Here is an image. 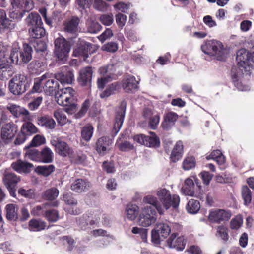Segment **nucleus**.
Returning a JSON list of instances; mask_svg holds the SVG:
<instances>
[{
  "instance_id": "f257e3e1",
  "label": "nucleus",
  "mask_w": 254,
  "mask_h": 254,
  "mask_svg": "<svg viewBox=\"0 0 254 254\" xmlns=\"http://www.w3.org/2000/svg\"><path fill=\"white\" fill-rule=\"evenodd\" d=\"M145 203L150 204L152 206H146L142 209L138 218L139 225L143 227H147L154 223L157 219L156 210L160 214L164 213V209L156 197L152 195H147L144 197Z\"/></svg>"
},
{
  "instance_id": "f03ea898",
  "label": "nucleus",
  "mask_w": 254,
  "mask_h": 254,
  "mask_svg": "<svg viewBox=\"0 0 254 254\" xmlns=\"http://www.w3.org/2000/svg\"><path fill=\"white\" fill-rule=\"evenodd\" d=\"M33 50L30 44L24 43L22 48L13 47L9 59L12 64H21L28 63L32 59Z\"/></svg>"
},
{
  "instance_id": "7ed1b4c3",
  "label": "nucleus",
  "mask_w": 254,
  "mask_h": 254,
  "mask_svg": "<svg viewBox=\"0 0 254 254\" xmlns=\"http://www.w3.org/2000/svg\"><path fill=\"white\" fill-rule=\"evenodd\" d=\"M203 53L211 56H215L219 61L225 58V49L222 43L216 40L205 41L201 46Z\"/></svg>"
},
{
  "instance_id": "20e7f679",
  "label": "nucleus",
  "mask_w": 254,
  "mask_h": 254,
  "mask_svg": "<svg viewBox=\"0 0 254 254\" xmlns=\"http://www.w3.org/2000/svg\"><path fill=\"white\" fill-rule=\"evenodd\" d=\"M54 53L58 61L61 64H64L67 60V57L71 49V45L69 41L64 37H60L56 38L54 41Z\"/></svg>"
},
{
  "instance_id": "39448f33",
  "label": "nucleus",
  "mask_w": 254,
  "mask_h": 254,
  "mask_svg": "<svg viewBox=\"0 0 254 254\" xmlns=\"http://www.w3.org/2000/svg\"><path fill=\"white\" fill-rule=\"evenodd\" d=\"M30 87L26 76L22 74L15 75L9 82L10 91L14 95H20L24 93Z\"/></svg>"
},
{
  "instance_id": "423d86ee",
  "label": "nucleus",
  "mask_w": 254,
  "mask_h": 254,
  "mask_svg": "<svg viewBox=\"0 0 254 254\" xmlns=\"http://www.w3.org/2000/svg\"><path fill=\"white\" fill-rule=\"evenodd\" d=\"M76 91L72 87H67L60 89L56 94V101L62 106L73 104L76 102Z\"/></svg>"
},
{
  "instance_id": "0eeeda50",
  "label": "nucleus",
  "mask_w": 254,
  "mask_h": 254,
  "mask_svg": "<svg viewBox=\"0 0 254 254\" xmlns=\"http://www.w3.org/2000/svg\"><path fill=\"white\" fill-rule=\"evenodd\" d=\"M160 201L162 202L163 207L166 210L172 207L175 209L178 208L180 199L178 195H171L170 191L166 189H162L157 192Z\"/></svg>"
},
{
  "instance_id": "6e6552de",
  "label": "nucleus",
  "mask_w": 254,
  "mask_h": 254,
  "mask_svg": "<svg viewBox=\"0 0 254 254\" xmlns=\"http://www.w3.org/2000/svg\"><path fill=\"white\" fill-rule=\"evenodd\" d=\"M171 233V227L166 223H158L151 231V241L159 244L161 239L166 238Z\"/></svg>"
},
{
  "instance_id": "1a4fd4ad",
  "label": "nucleus",
  "mask_w": 254,
  "mask_h": 254,
  "mask_svg": "<svg viewBox=\"0 0 254 254\" xmlns=\"http://www.w3.org/2000/svg\"><path fill=\"white\" fill-rule=\"evenodd\" d=\"M150 134L151 135L136 134L133 136V139L139 144L148 147L154 148L159 147L160 145L159 138L153 132H151Z\"/></svg>"
},
{
  "instance_id": "9d476101",
  "label": "nucleus",
  "mask_w": 254,
  "mask_h": 254,
  "mask_svg": "<svg viewBox=\"0 0 254 254\" xmlns=\"http://www.w3.org/2000/svg\"><path fill=\"white\" fill-rule=\"evenodd\" d=\"M51 145L55 147V152L62 157H71L74 153L73 149L65 141L60 138H55L51 140Z\"/></svg>"
},
{
  "instance_id": "9b49d317",
  "label": "nucleus",
  "mask_w": 254,
  "mask_h": 254,
  "mask_svg": "<svg viewBox=\"0 0 254 254\" xmlns=\"http://www.w3.org/2000/svg\"><path fill=\"white\" fill-rule=\"evenodd\" d=\"M88 111H89L88 113L90 116H96L98 113L97 103L94 101L92 99H86L82 103L80 110L75 114V118L76 119L82 118L86 114Z\"/></svg>"
},
{
  "instance_id": "f8f14e48",
  "label": "nucleus",
  "mask_w": 254,
  "mask_h": 254,
  "mask_svg": "<svg viewBox=\"0 0 254 254\" xmlns=\"http://www.w3.org/2000/svg\"><path fill=\"white\" fill-rule=\"evenodd\" d=\"M54 75L56 79L61 84H71L74 80L73 70L67 66L61 67L60 71Z\"/></svg>"
},
{
  "instance_id": "ddd939ff",
  "label": "nucleus",
  "mask_w": 254,
  "mask_h": 254,
  "mask_svg": "<svg viewBox=\"0 0 254 254\" xmlns=\"http://www.w3.org/2000/svg\"><path fill=\"white\" fill-rule=\"evenodd\" d=\"M126 105L125 101H122L120 111L118 112L116 115L114 127L111 131V136L113 137L116 135L121 128L124 120Z\"/></svg>"
},
{
  "instance_id": "4468645a",
  "label": "nucleus",
  "mask_w": 254,
  "mask_h": 254,
  "mask_svg": "<svg viewBox=\"0 0 254 254\" xmlns=\"http://www.w3.org/2000/svg\"><path fill=\"white\" fill-rule=\"evenodd\" d=\"M44 81H43V89L47 95H51L59 89L58 81L56 79L55 76L52 77L49 73H46Z\"/></svg>"
},
{
  "instance_id": "2eb2a0df",
  "label": "nucleus",
  "mask_w": 254,
  "mask_h": 254,
  "mask_svg": "<svg viewBox=\"0 0 254 254\" xmlns=\"http://www.w3.org/2000/svg\"><path fill=\"white\" fill-rule=\"evenodd\" d=\"M113 139L108 136H102L96 142L95 149L100 156H104L111 149Z\"/></svg>"
},
{
  "instance_id": "dca6fc26",
  "label": "nucleus",
  "mask_w": 254,
  "mask_h": 254,
  "mask_svg": "<svg viewBox=\"0 0 254 254\" xmlns=\"http://www.w3.org/2000/svg\"><path fill=\"white\" fill-rule=\"evenodd\" d=\"M231 216L230 211L224 209H214L209 212V220L212 222L220 223L221 221H228Z\"/></svg>"
},
{
  "instance_id": "f3484780",
  "label": "nucleus",
  "mask_w": 254,
  "mask_h": 254,
  "mask_svg": "<svg viewBox=\"0 0 254 254\" xmlns=\"http://www.w3.org/2000/svg\"><path fill=\"white\" fill-rule=\"evenodd\" d=\"M251 52L245 49H240L237 52L236 60L241 72H243V69L246 70L247 67L249 66V62L251 61Z\"/></svg>"
},
{
  "instance_id": "a211bd4d",
  "label": "nucleus",
  "mask_w": 254,
  "mask_h": 254,
  "mask_svg": "<svg viewBox=\"0 0 254 254\" xmlns=\"http://www.w3.org/2000/svg\"><path fill=\"white\" fill-rule=\"evenodd\" d=\"M186 241L183 236H178L177 233H172L167 240V245L170 248H175L179 251L185 249Z\"/></svg>"
},
{
  "instance_id": "6ab92c4d",
  "label": "nucleus",
  "mask_w": 254,
  "mask_h": 254,
  "mask_svg": "<svg viewBox=\"0 0 254 254\" xmlns=\"http://www.w3.org/2000/svg\"><path fill=\"white\" fill-rule=\"evenodd\" d=\"M122 86L126 93H133L138 89V82L134 76L128 75L122 80Z\"/></svg>"
},
{
  "instance_id": "aec40b11",
  "label": "nucleus",
  "mask_w": 254,
  "mask_h": 254,
  "mask_svg": "<svg viewBox=\"0 0 254 254\" xmlns=\"http://www.w3.org/2000/svg\"><path fill=\"white\" fill-rule=\"evenodd\" d=\"M18 131V127L13 122L4 125L1 130V138L2 140L11 139Z\"/></svg>"
},
{
  "instance_id": "412c9836",
  "label": "nucleus",
  "mask_w": 254,
  "mask_h": 254,
  "mask_svg": "<svg viewBox=\"0 0 254 254\" xmlns=\"http://www.w3.org/2000/svg\"><path fill=\"white\" fill-rule=\"evenodd\" d=\"M91 43L85 41H81L78 44V46L75 52L79 56H82L84 60L88 57L89 54L93 53L95 50Z\"/></svg>"
},
{
  "instance_id": "4be33fe9",
  "label": "nucleus",
  "mask_w": 254,
  "mask_h": 254,
  "mask_svg": "<svg viewBox=\"0 0 254 254\" xmlns=\"http://www.w3.org/2000/svg\"><path fill=\"white\" fill-rule=\"evenodd\" d=\"M92 74L93 71L91 67L87 66L81 69L77 78L79 84L82 86L90 85L91 82Z\"/></svg>"
},
{
  "instance_id": "5701e85b",
  "label": "nucleus",
  "mask_w": 254,
  "mask_h": 254,
  "mask_svg": "<svg viewBox=\"0 0 254 254\" xmlns=\"http://www.w3.org/2000/svg\"><path fill=\"white\" fill-rule=\"evenodd\" d=\"M10 2L13 8L24 12H29L34 7L33 2L31 0H10Z\"/></svg>"
},
{
  "instance_id": "b1692460",
  "label": "nucleus",
  "mask_w": 254,
  "mask_h": 254,
  "mask_svg": "<svg viewBox=\"0 0 254 254\" xmlns=\"http://www.w3.org/2000/svg\"><path fill=\"white\" fill-rule=\"evenodd\" d=\"M80 22L79 18L75 16H71L64 22V31L71 34H75L78 31Z\"/></svg>"
},
{
  "instance_id": "393cba45",
  "label": "nucleus",
  "mask_w": 254,
  "mask_h": 254,
  "mask_svg": "<svg viewBox=\"0 0 254 254\" xmlns=\"http://www.w3.org/2000/svg\"><path fill=\"white\" fill-rule=\"evenodd\" d=\"M63 199L66 204L71 206L68 210L70 214L78 215L82 212L81 209L76 207L77 201L73 198L71 194L69 193L64 194L63 196Z\"/></svg>"
},
{
  "instance_id": "a878e982",
  "label": "nucleus",
  "mask_w": 254,
  "mask_h": 254,
  "mask_svg": "<svg viewBox=\"0 0 254 254\" xmlns=\"http://www.w3.org/2000/svg\"><path fill=\"white\" fill-rule=\"evenodd\" d=\"M178 118L177 113L169 112L164 116L163 122L161 123V127L164 130H169L175 124Z\"/></svg>"
},
{
  "instance_id": "bb28decb",
  "label": "nucleus",
  "mask_w": 254,
  "mask_h": 254,
  "mask_svg": "<svg viewBox=\"0 0 254 254\" xmlns=\"http://www.w3.org/2000/svg\"><path fill=\"white\" fill-rule=\"evenodd\" d=\"M183 153L184 146L182 141L180 140L176 143L171 151L170 156V162H177L182 158Z\"/></svg>"
},
{
  "instance_id": "cd10ccee",
  "label": "nucleus",
  "mask_w": 254,
  "mask_h": 254,
  "mask_svg": "<svg viewBox=\"0 0 254 254\" xmlns=\"http://www.w3.org/2000/svg\"><path fill=\"white\" fill-rule=\"evenodd\" d=\"M90 186V183L86 179H77L71 185V189L76 192L86 191Z\"/></svg>"
},
{
  "instance_id": "c85d7f7f",
  "label": "nucleus",
  "mask_w": 254,
  "mask_h": 254,
  "mask_svg": "<svg viewBox=\"0 0 254 254\" xmlns=\"http://www.w3.org/2000/svg\"><path fill=\"white\" fill-rule=\"evenodd\" d=\"M11 166L12 168L18 172L29 173L34 167L32 163L24 162L20 159L13 162Z\"/></svg>"
},
{
  "instance_id": "c756f323",
  "label": "nucleus",
  "mask_w": 254,
  "mask_h": 254,
  "mask_svg": "<svg viewBox=\"0 0 254 254\" xmlns=\"http://www.w3.org/2000/svg\"><path fill=\"white\" fill-rule=\"evenodd\" d=\"M11 61L9 62L5 57H0V79L4 80L7 78L8 72L11 69Z\"/></svg>"
},
{
  "instance_id": "7c9ffc66",
  "label": "nucleus",
  "mask_w": 254,
  "mask_h": 254,
  "mask_svg": "<svg viewBox=\"0 0 254 254\" xmlns=\"http://www.w3.org/2000/svg\"><path fill=\"white\" fill-rule=\"evenodd\" d=\"M37 124L49 129H53L56 126V122L50 116L43 115L38 117L37 118Z\"/></svg>"
},
{
  "instance_id": "2f4dec72",
  "label": "nucleus",
  "mask_w": 254,
  "mask_h": 254,
  "mask_svg": "<svg viewBox=\"0 0 254 254\" xmlns=\"http://www.w3.org/2000/svg\"><path fill=\"white\" fill-rule=\"evenodd\" d=\"M14 25L13 21L7 18L5 11L0 9V28L11 30L14 28Z\"/></svg>"
},
{
  "instance_id": "473e14b6",
  "label": "nucleus",
  "mask_w": 254,
  "mask_h": 254,
  "mask_svg": "<svg viewBox=\"0 0 254 254\" xmlns=\"http://www.w3.org/2000/svg\"><path fill=\"white\" fill-rule=\"evenodd\" d=\"M45 64L39 60H34L28 65V69L32 74H39L44 70Z\"/></svg>"
},
{
  "instance_id": "72a5a7b5",
  "label": "nucleus",
  "mask_w": 254,
  "mask_h": 254,
  "mask_svg": "<svg viewBox=\"0 0 254 254\" xmlns=\"http://www.w3.org/2000/svg\"><path fill=\"white\" fill-rule=\"evenodd\" d=\"M6 218L8 220L16 221L18 219L17 206L14 204H8L5 206Z\"/></svg>"
},
{
  "instance_id": "f704fd0d",
  "label": "nucleus",
  "mask_w": 254,
  "mask_h": 254,
  "mask_svg": "<svg viewBox=\"0 0 254 254\" xmlns=\"http://www.w3.org/2000/svg\"><path fill=\"white\" fill-rule=\"evenodd\" d=\"M120 85L118 82H115L109 84L106 88L100 94L101 98H107L115 94L120 89Z\"/></svg>"
},
{
  "instance_id": "c9c22d12",
  "label": "nucleus",
  "mask_w": 254,
  "mask_h": 254,
  "mask_svg": "<svg viewBox=\"0 0 254 254\" xmlns=\"http://www.w3.org/2000/svg\"><path fill=\"white\" fill-rule=\"evenodd\" d=\"M7 109L15 118L19 117L22 115L27 116L29 114V112L26 109L13 104L7 106Z\"/></svg>"
},
{
  "instance_id": "e433bc0d",
  "label": "nucleus",
  "mask_w": 254,
  "mask_h": 254,
  "mask_svg": "<svg viewBox=\"0 0 254 254\" xmlns=\"http://www.w3.org/2000/svg\"><path fill=\"white\" fill-rule=\"evenodd\" d=\"M39 155V162L49 163L53 160V153L48 147H45L40 151Z\"/></svg>"
},
{
  "instance_id": "4c0bfd02",
  "label": "nucleus",
  "mask_w": 254,
  "mask_h": 254,
  "mask_svg": "<svg viewBox=\"0 0 254 254\" xmlns=\"http://www.w3.org/2000/svg\"><path fill=\"white\" fill-rule=\"evenodd\" d=\"M182 190L185 194L193 196L196 191L194 181L190 178L186 179Z\"/></svg>"
},
{
  "instance_id": "58836bf2",
  "label": "nucleus",
  "mask_w": 254,
  "mask_h": 254,
  "mask_svg": "<svg viewBox=\"0 0 254 254\" xmlns=\"http://www.w3.org/2000/svg\"><path fill=\"white\" fill-rule=\"evenodd\" d=\"M3 180L6 187L16 186L20 181V177L14 173H8L5 174Z\"/></svg>"
},
{
  "instance_id": "ea45409f",
  "label": "nucleus",
  "mask_w": 254,
  "mask_h": 254,
  "mask_svg": "<svg viewBox=\"0 0 254 254\" xmlns=\"http://www.w3.org/2000/svg\"><path fill=\"white\" fill-rule=\"evenodd\" d=\"M27 23L30 28H33L36 26L43 25L40 16L37 13L32 12L29 14L26 19Z\"/></svg>"
},
{
  "instance_id": "a19ab883",
  "label": "nucleus",
  "mask_w": 254,
  "mask_h": 254,
  "mask_svg": "<svg viewBox=\"0 0 254 254\" xmlns=\"http://www.w3.org/2000/svg\"><path fill=\"white\" fill-rule=\"evenodd\" d=\"M25 149L26 150L24 155L25 158L39 162L40 151L31 146L26 147Z\"/></svg>"
},
{
  "instance_id": "79ce46f5",
  "label": "nucleus",
  "mask_w": 254,
  "mask_h": 254,
  "mask_svg": "<svg viewBox=\"0 0 254 254\" xmlns=\"http://www.w3.org/2000/svg\"><path fill=\"white\" fill-rule=\"evenodd\" d=\"M54 116L57 120L58 124L61 126L71 123V121L67 118L66 115L61 109L55 110L54 113Z\"/></svg>"
},
{
  "instance_id": "37998d69",
  "label": "nucleus",
  "mask_w": 254,
  "mask_h": 254,
  "mask_svg": "<svg viewBox=\"0 0 254 254\" xmlns=\"http://www.w3.org/2000/svg\"><path fill=\"white\" fill-rule=\"evenodd\" d=\"M196 164L195 157L192 155H187L182 162V168L185 171L190 170L194 168Z\"/></svg>"
},
{
  "instance_id": "c03bdc74",
  "label": "nucleus",
  "mask_w": 254,
  "mask_h": 254,
  "mask_svg": "<svg viewBox=\"0 0 254 254\" xmlns=\"http://www.w3.org/2000/svg\"><path fill=\"white\" fill-rule=\"evenodd\" d=\"M59 193V190L53 187L46 190L42 194V197L46 200L52 201L56 199Z\"/></svg>"
},
{
  "instance_id": "a18cd8bd",
  "label": "nucleus",
  "mask_w": 254,
  "mask_h": 254,
  "mask_svg": "<svg viewBox=\"0 0 254 254\" xmlns=\"http://www.w3.org/2000/svg\"><path fill=\"white\" fill-rule=\"evenodd\" d=\"M29 32L32 38L38 39L44 37L46 32L43 25H39L29 28Z\"/></svg>"
},
{
  "instance_id": "49530a36",
  "label": "nucleus",
  "mask_w": 254,
  "mask_h": 254,
  "mask_svg": "<svg viewBox=\"0 0 254 254\" xmlns=\"http://www.w3.org/2000/svg\"><path fill=\"white\" fill-rule=\"evenodd\" d=\"M126 211L127 218L130 220H134L138 214L139 207L135 204L127 205Z\"/></svg>"
},
{
  "instance_id": "de8ad7c7",
  "label": "nucleus",
  "mask_w": 254,
  "mask_h": 254,
  "mask_svg": "<svg viewBox=\"0 0 254 254\" xmlns=\"http://www.w3.org/2000/svg\"><path fill=\"white\" fill-rule=\"evenodd\" d=\"M44 217L49 222H56L60 218L59 211L55 209L46 210Z\"/></svg>"
},
{
  "instance_id": "09e8293b",
  "label": "nucleus",
  "mask_w": 254,
  "mask_h": 254,
  "mask_svg": "<svg viewBox=\"0 0 254 254\" xmlns=\"http://www.w3.org/2000/svg\"><path fill=\"white\" fill-rule=\"evenodd\" d=\"M21 129L28 137L38 132L37 128L30 122L24 123L22 125Z\"/></svg>"
},
{
  "instance_id": "8fccbe9b",
  "label": "nucleus",
  "mask_w": 254,
  "mask_h": 254,
  "mask_svg": "<svg viewBox=\"0 0 254 254\" xmlns=\"http://www.w3.org/2000/svg\"><path fill=\"white\" fill-rule=\"evenodd\" d=\"M206 158L214 160L219 165L223 164L225 162V157L220 150H213Z\"/></svg>"
},
{
  "instance_id": "3c124183",
  "label": "nucleus",
  "mask_w": 254,
  "mask_h": 254,
  "mask_svg": "<svg viewBox=\"0 0 254 254\" xmlns=\"http://www.w3.org/2000/svg\"><path fill=\"white\" fill-rule=\"evenodd\" d=\"M94 128L90 124L84 126L81 130V137L86 141H89L93 135Z\"/></svg>"
},
{
  "instance_id": "603ef678",
  "label": "nucleus",
  "mask_w": 254,
  "mask_h": 254,
  "mask_svg": "<svg viewBox=\"0 0 254 254\" xmlns=\"http://www.w3.org/2000/svg\"><path fill=\"white\" fill-rule=\"evenodd\" d=\"M200 208L199 201L192 199L188 201L186 206L187 211L191 214L196 213L199 210Z\"/></svg>"
},
{
  "instance_id": "864d4df0",
  "label": "nucleus",
  "mask_w": 254,
  "mask_h": 254,
  "mask_svg": "<svg viewBox=\"0 0 254 254\" xmlns=\"http://www.w3.org/2000/svg\"><path fill=\"white\" fill-rule=\"evenodd\" d=\"M29 226L34 231H40L45 229L46 223L41 220L32 219L29 222Z\"/></svg>"
},
{
  "instance_id": "5fc2aeb1",
  "label": "nucleus",
  "mask_w": 254,
  "mask_h": 254,
  "mask_svg": "<svg viewBox=\"0 0 254 254\" xmlns=\"http://www.w3.org/2000/svg\"><path fill=\"white\" fill-rule=\"evenodd\" d=\"M45 75H42L40 78L34 79V85L32 87L30 92L32 93L41 92L43 89V81H44Z\"/></svg>"
},
{
  "instance_id": "6e6d98bb",
  "label": "nucleus",
  "mask_w": 254,
  "mask_h": 254,
  "mask_svg": "<svg viewBox=\"0 0 254 254\" xmlns=\"http://www.w3.org/2000/svg\"><path fill=\"white\" fill-rule=\"evenodd\" d=\"M55 169V166L53 165L39 166L36 168V171L39 174L47 177L53 172Z\"/></svg>"
},
{
  "instance_id": "4d7b16f0",
  "label": "nucleus",
  "mask_w": 254,
  "mask_h": 254,
  "mask_svg": "<svg viewBox=\"0 0 254 254\" xmlns=\"http://www.w3.org/2000/svg\"><path fill=\"white\" fill-rule=\"evenodd\" d=\"M87 28L88 32L96 33L101 30L102 26L98 22L90 20L87 21Z\"/></svg>"
},
{
  "instance_id": "13d9d810",
  "label": "nucleus",
  "mask_w": 254,
  "mask_h": 254,
  "mask_svg": "<svg viewBox=\"0 0 254 254\" xmlns=\"http://www.w3.org/2000/svg\"><path fill=\"white\" fill-rule=\"evenodd\" d=\"M242 196L244 200V204L248 205L251 202L252 194L250 189L247 186H244L242 188Z\"/></svg>"
},
{
  "instance_id": "bf43d9fd",
  "label": "nucleus",
  "mask_w": 254,
  "mask_h": 254,
  "mask_svg": "<svg viewBox=\"0 0 254 254\" xmlns=\"http://www.w3.org/2000/svg\"><path fill=\"white\" fill-rule=\"evenodd\" d=\"M217 233L224 242H226L228 241L229 236L228 235V229L227 227L224 225L218 226Z\"/></svg>"
},
{
  "instance_id": "052dcab7",
  "label": "nucleus",
  "mask_w": 254,
  "mask_h": 254,
  "mask_svg": "<svg viewBox=\"0 0 254 254\" xmlns=\"http://www.w3.org/2000/svg\"><path fill=\"white\" fill-rule=\"evenodd\" d=\"M131 232L134 234H139L144 242H146L147 241V229L143 228H138L137 227H134L132 228Z\"/></svg>"
},
{
  "instance_id": "680f3d73",
  "label": "nucleus",
  "mask_w": 254,
  "mask_h": 254,
  "mask_svg": "<svg viewBox=\"0 0 254 254\" xmlns=\"http://www.w3.org/2000/svg\"><path fill=\"white\" fill-rule=\"evenodd\" d=\"M117 146L119 149L122 152H127L134 149L133 144L128 141H123L119 142L117 144Z\"/></svg>"
},
{
  "instance_id": "e2e57ef3",
  "label": "nucleus",
  "mask_w": 254,
  "mask_h": 254,
  "mask_svg": "<svg viewBox=\"0 0 254 254\" xmlns=\"http://www.w3.org/2000/svg\"><path fill=\"white\" fill-rule=\"evenodd\" d=\"M31 44L34 47L35 51L38 52H43L46 50L47 45L45 42L41 40H34L31 42Z\"/></svg>"
},
{
  "instance_id": "0e129e2a",
  "label": "nucleus",
  "mask_w": 254,
  "mask_h": 254,
  "mask_svg": "<svg viewBox=\"0 0 254 254\" xmlns=\"http://www.w3.org/2000/svg\"><path fill=\"white\" fill-rule=\"evenodd\" d=\"M103 51L114 53L118 49V44L115 42H109L104 44L102 47Z\"/></svg>"
},
{
  "instance_id": "69168bd1",
  "label": "nucleus",
  "mask_w": 254,
  "mask_h": 254,
  "mask_svg": "<svg viewBox=\"0 0 254 254\" xmlns=\"http://www.w3.org/2000/svg\"><path fill=\"white\" fill-rule=\"evenodd\" d=\"M160 115L159 114L154 115L148 120V126L151 129L155 130L157 128L160 122Z\"/></svg>"
},
{
  "instance_id": "338daca9",
  "label": "nucleus",
  "mask_w": 254,
  "mask_h": 254,
  "mask_svg": "<svg viewBox=\"0 0 254 254\" xmlns=\"http://www.w3.org/2000/svg\"><path fill=\"white\" fill-rule=\"evenodd\" d=\"M47 204H44L42 205H37L34 207L31 213L33 215L37 216H42L44 217V213L45 212L46 206Z\"/></svg>"
},
{
  "instance_id": "774afa93",
  "label": "nucleus",
  "mask_w": 254,
  "mask_h": 254,
  "mask_svg": "<svg viewBox=\"0 0 254 254\" xmlns=\"http://www.w3.org/2000/svg\"><path fill=\"white\" fill-rule=\"evenodd\" d=\"M45 142V138L43 136L40 135H36L30 142L31 147H36L40 146Z\"/></svg>"
}]
</instances>
